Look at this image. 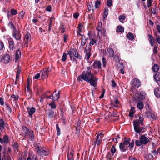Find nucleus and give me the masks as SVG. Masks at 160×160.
<instances>
[{"instance_id": "nucleus-1", "label": "nucleus", "mask_w": 160, "mask_h": 160, "mask_svg": "<svg viewBox=\"0 0 160 160\" xmlns=\"http://www.w3.org/2000/svg\"><path fill=\"white\" fill-rule=\"evenodd\" d=\"M98 79L91 72L84 71L82 72L81 74L78 76L77 79L79 81L84 80L89 83L90 85L96 88L98 86Z\"/></svg>"}, {"instance_id": "nucleus-2", "label": "nucleus", "mask_w": 160, "mask_h": 160, "mask_svg": "<svg viewBox=\"0 0 160 160\" xmlns=\"http://www.w3.org/2000/svg\"><path fill=\"white\" fill-rule=\"evenodd\" d=\"M130 139L126 137H124L122 142L120 143L119 145V148L120 152H123L126 151L128 149L131 151L134 145V141L133 139H132L131 142H130Z\"/></svg>"}, {"instance_id": "nucleus-3", "label": "nucleus", "mask_w": 160, "mask_h": 160, "mask_svg": "<svg viewBox=\"0 0 160 160\" xmlns=\"http://www.w3.org/2000/svg\"><path fill=\"white\" fill-rule=\"evenodd\" d=\"M133 124L135 132L138 133L139 135L142 134L143 132L142 130L144 129L145 128L143 127H141L140 125L141 124L142 125L143 122H140L139 120L137 119L133 121Z\"/></svg>"}, {"instance_id": "nucleus-4", "label": "nucleus", "mask_w": 160, "mask_h": 160, "mask_svg": "<svg viewBox=\"0 0 160 160\" xmlns=\"http://www.w3.org/2000/svg\"><path fill=\"white\" fill-rule=\"evenodd\" d=\"M36 150L37 154L40 156L43 157L48 156V151L44 150L43 148L39 146V144L38 143L34 146Z\"/></svg>"}, {"instance_id": "nucleus-5", "label": "nucleus", "mask_w": 160, "mask_h": 160, "mask_svg": "<svg viewBox=\"0 0 160 160\" xmlns=\"http://www.w3.org/2000/svg\"><path fill=\"white\" fill-rule=\"evenodd\" d=\"M60 91H59L58 93L55 94L54 92L52 94V102L49 104V105L51 106V108L52 109H55L56 106L55 103V102L57 101L59 98Z\"/></svg>"}, {"instance_id": "nucleus-6", "label": "nucleus", "mask_w": 160, "mask_h": 160, "mask_svg": "<svg viewBox=\"0 0 160 160\" xmlns=\"http://www.w3.org/2000/svg\"><path fill=\"white\" fill-rule=\"evenodd\" d=\"M131 84L132 85V88H138L141 85V82L137 78H134L130 82Z\"/></svg>"}, {"instance_id": "nucleus-7", "label": "nucleus", "mask_w": 160, "mask_h": 160, "mask_svg": "<svg viewBox=\"0 0 160 160\" xmlns=\"http://www.w3.org/2000/svg\"><path fill=\"white\" fill-rule=\"evenodd\" d=\"M23 42L26 47L28 46V43L30 42L31 39V36L29 32L27 33L24 37Z\"/></svg>"}, {"instance_id": "nucleus-8", "label": "nucleus", "mask_w": 160, "mask_h": 160, "mask_svg": "<svg viewBox=\"0 0 160 160\" xmlns=\"http://www.w3.org/2000/svg\"><path fill=\"white\" fill-rule=\"evenodd\" d=\"M12 36L13 38L17 41L20 40L21 38L20 32L17 30L13 31Z\"/></svg>"}, {"instance_id": "nucleus-9", "label": "nucleus", "mask_w": 160, "mask_h": 160, "mask_svg": "<svg viewBox=\"0 0 160 160\" xmlns=\"http://www.w3.org/2000/svg\"><path fill=\"white\" fill-rule=\"evenodd\" d=\"M104 136V135L102 133H100L98 134L96 137V139L94 142L95 143V145L97 144V145H99L102 141V140Z\"/></svg>"}, {"instance_id": "nucleus-10", "label": "nucleus", "mask_w": 160, "mask_h": 160, "mask_svg": "<svg viewBox=\"0 0 160 160\" xmlns=\"http://www.w3.org/2000/svg\"><path fill=\"white\" fill-rule=\"evenodd\" d=\"M48 68H45L42 69L40 73L41 74V78L44 79L45 78H47L48 76Z\"/></svg>"}, {"instance_id": "nucleus-11", "label": "nucleus", "mask_w": 160, "mask_h": 160, "mask_svg": "<svg viewBox=\"0 0 160 160\" xmlns=\"http://www.w3.org/2000/svg\"><path fill=\"white\" fill-rule=\"evenodd\" d=\"M139 139L141 140L142 145H146L150 141L148 138L146 137V134L141 135L139 137Z\"/></svg>"}, {"instance_id": "nucleus-12", "label": "nucleus", "mask_w": 160, "mask_h": 160, "mask_svg": "<svg viewBox=\"0 0 160 160\" xmlns=\"http://www.w3.org/2000/svg\"><path fill=\"white\" fill-rule=\"evenodd\" d=\"M88 45H87L84 50V52H86L85 58H87V60H88L91 54L90 52L91 50V48L90 47H88Z\"/></svg>"}, {"instance_id": "nucleus-13", "label": "nucleus", "mask_w": 160, "mask_h": 160, "mask_svg": "<svg viewBox=\"0 0 160 160\" xmlns=\"http://www.w3.org/2000/svg\"><path fill=\"white\" fill-rule=\"evenodd\" d=\"M92 66L95 69H100L101 68V63L100 61H96L93 63Z\"/></svg>"}, {"instance_id": "nucleus-14", "label": "nucleus", "mask_w": 160, "mask_h": 160, "mask_svg": "<svg viewBox=\"0 0 160 160\" xmlns=\"http://www.w3.org/2000/svg\"><path fill=\"white\" fill-rule=\"evenodd\" d=\"M52 94L50 95H48L47 93H45L43 94L40 97V101L41 100H43L45 98H46L47 99H52Z\"/></svg>"}, {"instance_id": "nucleus-15", "label": "nucleus", "mask_w": 160, "mask_h": 160, "mask_svg": "<svg viewBox=\"0 0 160 160\" xmlns=\"http://www.w3.org/2000/svg\"><path fill=\"white\" fill-rule=\"evenodd\" d=\"M27 112L29 116H32L34 114L36 111V109L35 108L32 107L31 108L27 107Z\"/></svg>"}, {"instance_id": "nucleus-16", "label": "nucleus", "mask_w": 160, "mask_h": 160, "mask_svg": "<svg viewBox=\"0 0 160 160\" xmlns=\"http://www.w3.org/2000/svg\"><path fill=\"white\" fill-rule=\"evenodd\" d=\"M9 48L10 50H13L14 46V42L13 39L11 38L8 41Z\"/></svg>"}, {"instance_id": "nucleus-17", "label": "nucleus", "mask_w": 160, "mask_h": 160, "mask_svg": "<svg viewBox=\"0 0 160 160\" xmlns=\"http://www.w3.org/2000/svg\"><path fill=\"white\" fill-rule=\"evenodd\" d=\"M22 134L24 135L25 137H27L28 133L30 130L26 126H23L22 127Z\"/></svg>"}, {"instance_id": "nucleus-18", "label": "nucleus", "mask_w": 160, "mask_h": 160, "mask_svg": "<svg viewBox=\"0 0 160 160\" xmlns=\"http://www.w3.org/2000/svg\"><path fill=\"white\" fill-rule=\"evenodd\" d=\"M21 53L20 50L19 49L17 50L15 52V62H17L18 60L21 57Z\"/></svg>"}, {"instance_id": "nucleus-19", "label": "nucleus", "mask_w": 160, "mask_h": 160, "mask_svg": "<svg viewBox=\"0 0 160 160\" xmlns=\"http://www.w3.org/2000/svg\"><path fill=\"white\" fill-rule=\"evenodd\" d=\"M3 59L4 61V62L5 63H8L10 60V56L9 54H6L4 55L3 56Z\"/></svg>"}, {"instance_id": "nucleus-20", "label": "nucleus", "mask_w": 160, "mask_h": 160, "mask_svg": "<svg viewBox=\"0 0 160 160\" xmlns=\"http://www.w3.org/2000/svg\"><path fill=\"white\" fill-rule=\"evenodd\" d=\"M154 78L157 82L158 84L160 87V83H158V82L160 81V72H158L153 76Z\"/></svg>"}, {"instance_id": "nucleus-21", "label": "nucleus", "mask_w": 160, "mask_h": 160, "mask_svg": "<svg viewBox=\"0 0 160 160\" xmlns=\"http://www.w3.org/2000/svg\"><path fill=\"white\" fill-rule=\"evenodd\" d=\"M148 36L149 38L148 40L151 46H153L155 44V39L154 38L152 35L150 34H148Z\"/></svg>"}, {"instance_id": "nucleus-22", "label": "nucleus", "mask_w": 160, "mask_h": 160, "mask_svg": "<svg viewBox=\"0 0 160 160\" xmlns=\"http://www.w3.org/2000/svg\"><path fill=\"white\" fill-rule=\"evenodd\" d=\"M27 136H29V140L30 141H33L34 139L33 131L32 130H30L29 132L28 133Z\"/></svg>"}, {"instance_id": "nucleus-23", "label": "nucleus", "mask_w": 160, "mask_h": 160, "mask_svg": "<svg viewBox=\"0 0 160 160\" xmlns=\"http://www.w3.org/2000/svg\"><path fill=\"white\" fill-rule=\"evenodd\" d=\"M154 93L157 98L160 97V88L158 87L155 88L154 90Z\"/></svg>"}, {"instance_id": "nucleus-24", "label": "nucleus", "mask_w": 160, "mask_h": 160, "mask_svg": "<svg viewBox=\"0 0 160 160\" xmlns=\"http://www.w3.org/2000/svg\"><path fill=\"white\" fill-rule=\"evenodd\" d=\"M107 49L109 53V56L111 57H113L114 56V52L113 49L109 47Z\"/></svg>"}, {"instance_id": "nucleus-25", "label": "nucleus", "mask_w": 160, "mask_h": 160, "mask_svg": "<svg viewBox=\"0 0 160 160\" xmlns=\"http://www.w3.org/2000/svg\"><path fill=\"white\" fill-rule=\"evenodd\" d=\"M48 117L50 118H52L54 115V112L52 109L48 110Z\"/></svg>"}, {"instance_id": "nucleus-26", "label": "nucleus", "mask_w": 160, "mask_h": 160, "mask_svg": "<svg viewBox=\"0 0 160 160\" xmlns=\"http://www.w3.org/2000/svg\"><path fill=\"white\" fill-rule=\"evenodd\" d=\"M108 13V9L107 8L105 7L104 9V12L103 15V20H104L106 18Z\"/></svg>"}, {"instance_id": "nucleus-27", "label": "nucleus", "mask_w": 160, "mask_h": 160, "mask_svg": "<svg viewBox=\"0 0 160 160\" xmlns=\"http://www.w3.org/2000/svg\"><path fill=\"white\" fill-rule=\"evenodd\" d=\"M135 108L133 107H132L129 112V115L130 117H132L133 116V115L135 113Z\"/></svg>"}, {"instance_id": "nucleus-28", "label": "nucleus", "mask_w": 160, "mask_h": 160, "mask_svg": "<svg viewBox=\"0 0 160 160\" xmlns=\"http://www.w3.org/2000/svg\"><path fill=\"white\" fill-rule=\"evenodd\" d=\"M74 51V56L79 59H81L82 58V56L79 55L78 52V51L76 49L73 50Z\"/></svg>"}, {"instance_id": "nucleus-29", "label": "nucleus", "mask_w": 160, "mask_h": 160, "mask_svg": "<svg viewBox=\"0 0 160 160\" xmlns=\"http://www.w3.org/2000/svg\"><path fill=\"white\" fill-rule=\"evenodd\" d=\"M103 30V29H102V22H101L100 23H100H99L98 25V28L96 29V30L98 31V36L100 37V35L99 33L100 32L102 31V30Z\"/></svg>"}, {"instance_id": "nucleus-30", "label": "nucleus", "mask_w": 160, "mask_h": 160, "mask_svg": "<svg viewBox=\"0 0 160 160\" xmlns=\"http://www.w3.org/2000/svg\"><path fill=\"white\" fill-rule=\"evenodd\" d=\"M159 67L157 64H154L152 67V70L155 72H157L158 71Z\"/></svg>"}, {"instance_id": "nucleus-31", "label": "nucleus", "mask_w": 160, "mask_h": 160, "mask_svg": "<svg viewBox=\"0 0 160 160\" xmlns=\"http://www.w3.org/2000/svg\"><path fill=\"white\" fill-rule=\"evenodd\" d=\"M127 38L130 40L132 41L134 39L133 35L131 32H129L126 36Z\"/></svg>"}, {"instance_id": "nucleus-32", "label": "nucleus", "mask_w": 160, "mask_h": 160, "mask_svg": "<svg viewBox=\"0 0 160 160\" xmlns=\"http://www.w3.org/2000/svg\"><path fill=\"white\" fill-rule=\"evenodd\" d=\"M67 156L68 160H74L73 152H71L69 153L68 152Z\"/></svg>"}, {"instance_id": "nucleus-33", "label": "nucleus", "mask_w": 160, "mask_h": 160, "mask_svg": "<svg viewBox=\"0 0 160 160\" xmlns=\"http://www.w3.org/2000/svg\"><path fill=\"white\" fill-rule=\"evenodd\" d=\"M116 31L118 32L122 33L124 31V28L121 25L118 26L117 27Z\"/></svg>"}, {"instance_id": "nucleus-34", "label": "nucleus", "mask_w": 160, "mask_h": 160, "mask_svg": "<svg viewBox=\"0 0 160 160\" xmlns=\"http://www.w3.org/2000/svg\"><path fill=\"white\" fill-rule=\"evenodd\" d=\"M74 49H76L71 48L70 49V50H69L67 51V54L68 55H69L70 57L72 56V54L73 55L74 53V50H73Z\"/></svg>"}, {"instance_id": "nucleus-35", "label": "nucleus", "mask_w": 160, "mask_h": 160, "mask_svg": "<svg viewBox=\"0 0 160 160\" xmlns=\"http://www.w3.org/2000/svg\"><path fill=\"white\" fill-rule=\"evenodd\" d=\"M146 93L144 91H142L139 93V97L142 99L145 98Z\"/></svg>"}, {"instance_id": "nucleus-36", "label": "nucleus", "mask_w": 160, "mask_h": 160, "mask_svg": "<svg viewBox=\"0 0 160 160\" xmlns=\"http://www.w3.org/2000/svg\"><path fill=\"white\" fill-rule=\"evenodd\" d=\"M97 42V41L94 39L92 38L91 39V41H90V43L88 44V47H90L92 48V47L91 46V45H93L94 44L96 43Z\"/></svg>"}, {"instance_id": "nucleus-37", "label": "nucleus", "mask_w": 160, "mask_h": 160, "mask_svg": "<svg viewBox=\"0 0 160 160\" xmlns=\"http://www.w3.org/2000/svg\"><path fill=\"white\" fill-rule=\"evenodd\" d=\"M27 92L29 93V95H28V98H31L32 97V91L29 87V85H27Z\"/></svg>"}, {"instance_id": "nucleus-38", "label": "nucleus", "mask_w": 160, "mask_h": 160, "mask_svg": "<svg viewBox=\"0 0 160 160\" xmlns=\"http://www.w3.org/2000/svg\"><path fill=\"white\" fill-rule=\"evenodd\" d=\"M8 26L10 27V28L11 29H13V31H14L16 30L15 27L13 25L12 22H10L9 23H8Z\"/></svg>"}, {"instance_id": "nucleus-39", "label": "nucleus", "mask_w": 160, "mask_h": 160, "mask_svg": "<svg viewBox=\"0 0 160 160\" xmlns=\"http://www.w3.org/2000/svg\"><path fill=\"white\" fill-rule=\"evenodd\" d=\"M11 97L13 99V101L16 102L18 100L19 97L18 95H15L14 94H12L11 95Z\"/></svg>"}, {"instance_id": "nucleus-40", "label": "nucleus", "mask_w": 160, "mask_h": 160, "mask_svg": "<svg viewBox=\"0 0 160 160\" xmlns=\"http://www.w3.org/2000/svg\"><path fill=\"white\" fill-rule=\"evenodd\" d=\"M143 104L142 102H139L138 103L137 107L140 110H142L143 108Z\"/></svg>"}, {"instance_id": "nucleus-41", "label": "nucleus", "mask_w": 160, "mask_h": 160, "mask_svg": "<svg viewBox=\"0 0 160 160\" xmlns=\"http://www.w3.org/2000/svg\"><path fill=\"white\" fill-rule=\"evenodd\" d=\"M101 5L100 1L98 0H97L95 2V7L96 8H99L100 5Z\"/></svg>"}, {"instance_id": "nucleus-42", "label": "nucleus", "mask_w": 160, "mask_h": 160, "mask_svg": "<svg viewBox=\"0 0 160 160\" xmlns=\"http://www.w3.org/2000/svg\"><path fill=\"white\" fill-rule=\"evenodd\" d=\"M25 15V12L22 11L21 12L18 14V18L19 19L21 18V19H22L23 18V17Z\"/></svg>"}, {"instance_id": "nucleus-43", "label": "nucleus", "mask_w": 160, "mask_h": 160, "mask_svg": "<svg viewBox=\"0 0 160 160\" xmlns=\"http://www.w3.org/2000/svg\"><path fill=\"white\" fill-rule=\"evenodd\" d=\"M5 105L6 106V109L8 111L9 113H10L12 111V109L11 108L10 106L8 104L6 103Z\"/></svg>"}, {"instance_id": "nucleus-44", "label": "nucleus", "mask_w": 160, "mask_h": 160, "mask_svg": "<svg viewBox=\"0 0 160 160\" xmlns=\"http://www.w3.org/2000/svg\"><path fill=\"white\" fill-rule=\"evenodd\" d=\"M3 142L5 143L8 144V137L7 135H5L3 137Z\"/></svg>"}, {"instance_id": "nucleus-45", "label": "nucleus", "mask_w": 160, "mask_h": 160, "mask_svg": "<svg viewBox=\"0 0 160 160\" xmlns=\"http://www.w3.org/2000/svg\"><path fill=\"white\" fill-rule=\"evenodd\" d=\"M125 18L126 16L124 15H120L118 18L119 21L122 22H123V21L125 20Z\"/></svg>"}, {"instance_id": "nucleus-46", "label": "nucleus", "mask_w": 160, "mask_h": 160, "mask_svg": "<svg viewBox=\"0 0 160 160\" xmlns=\"http://www.w3.org/2000/svg\"><path fill=\"white\" fill-rule=\"evenodd\" d=\"M56 129L57 132V136H59L60 134L61 133L60 132V128L59 127L58 125V124H56Z\"/></svg>"}, {"instance_id": "nucleus-47", "label": "nucleus", "mask_w": 160, "mask_h": 160, "mask_svg": "<svg viewBox=\"0 0 160 160\" xmlns=\"http://www.w3.org/2000/svg\"><path fill=\"white\" fill-rule=\"evenodd\" d=\"M135 143L136 145L138 147H140L141 145H143L140 140H136L135 141Z\"/></svg>"}, {"instance_id": "nucleus-48", "label": "nucleus", "mask_w": 160, "mask_h": 160, "mask_svg": "<svg viewBox=\"0 0 160 160\" xmlns=\"http://www.w3.org/2000/svg\"><path fill=\"white\" fill-rule=\"evenodd\" d=\"M10 12L11 14L13 15H15L18 13V12L17 10L13 8H12L11 9Z\"/></svg>"}, {"instance_id": "nucleus-49", "label": "nucleus", "mask_w": 160, "mask_h": 160, "mask_svg": "<svg viewBox=\"0 0 160 160\" xmlns=\"http://www.w3.org/2000/svg\"><path fill=\"white\" fill-rule=\"evenodd\" d=\"M116 149L114 145H113L110 151L112 153L114 154L116 152Z\"/></svg>"}, {"instance_id": "nucleus-50", "label": "nucleus", "mask_w": 160, "mask_h": 160, "mask_svg": "<svg viewBox=\"0 0 160 160\" xmlns=\"http://www.w3.org/2000/svg\"><path fill=\"white\" fill-rule=\"evenodd\" d=\"M67 58V55L66 53H63L62 60L63 62H64L66 61Z\"/></svg>"}, {"instance_id": "nucleus-51", "label": "nucleus", "mask_w": 160, "mask_h": 160, "mask_svg": "<svg viewBox=\"0 0 160 160\" xmlns=\"http://www.w3.org/2000/svg\"><path fill=\"white\" fill-rule=\"evenodd\" d=\"M13 147L15 150H16L18 151V145L17 142H16L14 143V144L13 145Z\"/></svg>"}, {"instance_id": "nucleus-52", "label": "nucleus", "mask_w": 160, "mask_h": 160, "mask_svg": "<svg viewBox=\"0 0 160 160\" xmlns=\"http://www.w3.org/2000/svg\"><path fill=\"white\" fill-rule=\"evenodd\" d=\"M45 11L48 12H51L52 11V7L51 5H48L45 9Z\"/></svg>"}, {"instance_id": "nucleus-53", "label": "nucleus", "mask_w": 160, "mask_h": 160, "mask_svg": "<svg viewBox=\"0 0 160 160\" xmlns=\"http://www.w3.org/2000/svg\"><path fill=\"white\" fill-rule=\"evenodd\" d=\"M5 128V124L0 123V132H2Z\"/></svg>"}, {"instance_id": "nucleus-54", "label": "nucleus", "mask_w": 160, "mask_h": 160, "mask_svg": "<svg viewBox=\"0 0 160 160\" xmlns=\"http://www.w3.org/2000/svg\"><path fill=\"white\" fill-rule=\"evenodd\" d=\"M81 125V121H79L77 123V127L76 129H81V127L80 126Z\"/></svg>"}, {"instance_id": "nucleus-55", "label": "nucleus", "mask_w": 160, "mask_h": 160, "mask_svg": "<svg viewBox=\"0 0 160 160\" xmlns=\"http://www.w3.org/2000/svg\"><path fill=\"white\" fill-rule=\"evenodd\" d=\"M112 4V0H108L107 1V5L108 7H111Z\"/></svg>"}, {"instance_id": "nucleus-56", "label": "nucleus", "mask_w": 160, "mask_h": 160, "mask_svg": "<svg viewBox=\"0 0 160 160\" xmlns=\"http://www.w3.org/2000/svg\"><path fill=\"white\" fill-rule=\"evenodd\" d=\"M100 33V34H102V36H103V37L106 36V31L105 29H103V30L101 31Z\"/></svg>"}, {"instance_id": "nucleus-57", "label": "nucleus", "mask_w": 160, "mask_h": 160, "mask_svg": "<svg viewBox=\"0 0 160 160\" xmlns=\"http://www.w3.org/2000/svg\"><path fill=\"white\" fill-rule=\"evenodd\" d=\"M158 47L157 46H155L153 50V53L155 55L158 53Z\"/></svg>"}, {"instance_id": "nucleus-58", "label": "nucleus", "mask_w": 160, "mask_h": 160, "mask_svg": "<svg viewBox=\"0 0 160 160\" xmlns=\"http://www.w3.org/2000/svg\"><path fill=\"white\" fill-rule=\"evenodd\" d=\"M93 6L92 5V3L91 2V4H89V5L88 6V11H91V10H92L93 11Z\"/></svg>"}, {"instance_id": "nucleus-59", "label": "nucleus", "mask_w": 160, "mask_h": 160, "mask_svg": "<svg viewBox=\"0 0 160 160\" xmlns=\"http://www.w3.org/2000/svg\"><path fill=\"white\" fill-rule=\"evenodd\" d=\"M70 59L71 61L76 62V64H77V62L76 58L73 56H72L70 57Z\"/></svg>"}, {"instance_id": "nucleus-60", "label": "nucleus", "mask_w": 160, "mask_h": 160, "mask_svg": "<svg viewBox=\"0 0 160 160\" xmlns=\"http://www.w3.org/2000/svg\"><path fill=\"white\" fill-rule=\"evenodd\" d=\"M21 67L18 65V68L17 70L16 74L19 75L20 74L21 71Z\"/></svg>"}, {"instance_id": "nucleus-61", "label": "nucleus", "mask_w": 160, "mask_h": 160, "mask_svg": "<svg viewBox=\"0 0 160 160\" xmlns=\"http://www.w3.org/2000/svg\"><path fill=\"white\" fill-rule=\"evenodd\" d=\"M68 37V35L66 34L63 35V42L64 43L67 42V38Z\"/></svg>"}, {"instance_id": "nucleus-62", "label": "nucleus", "mask_w": 160, "mask_h": 160, "mask_svg": "<svg viewBox=\"0 0 160 160\" xmlns=\"http://www.w3.org/2000/svg\"><path fill=\"white\" fill-rule=\"evenodd\" d=\"M152 0H147V5L148 7L149 8L150 7H151L152 5Z\"/></svg>"}, {"instance_id": "nucleus-63", "label": "nucleus", "mask_w": 160, "mask_h": 160, "mask_svg": "<svg viewBox=\"0 0 160 160\" xmlns=\"http://www.w3.org/2000/svg\"><path fill=\"white\" fill-rule=\"evenodd\" d=\"M60 30L62 33H64V32H65V29L64 27V25H62L61 26Z\"/></svg>"}, {"instance_id": "nucleus-64", "label": "nucleus", "mask_w": 160, "mask_h": 160, "mask_svg": "<svg viewBox=\"0 0 160 160\" xmlns=\"http://www.w3.org/2000/svg\"><path fill=\"white\" fill-rule=\"evenodd\" d=\"M102 60L103 63V66L105 67L106 64V60L105 58L103 57L102 58Z\"/></svg>"}]
</instances>
